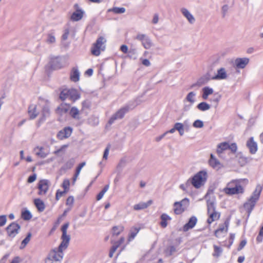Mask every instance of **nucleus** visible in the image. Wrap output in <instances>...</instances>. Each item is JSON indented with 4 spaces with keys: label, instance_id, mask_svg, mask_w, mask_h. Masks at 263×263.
Instances as JSON below:
<instances>
[{
    "label": "nucleus",
    "instance_id": "nucleus-1",
    "mask_svg": "<svg viewBox=\"0 0 263 263\" xmlns=\"http://www.w3.org/2000/svg\"><path fill=\"white\" fill-rule=\"evenodd\" d=\"M69 224L66 223L64 224L61 228L62 235L61 236L62 242L58 247V250L54 249L51 251L48 255L54 260L55 261H61L63 257V251L67 249L68 246L70 236L67 234V230Z\"/></svg>",
    "mask_w": 263,
    "mask_h": 263
},
{
    "label": "nucleus",
    "instance_id": "nucleus-2",
    "mask_svg": "<svg viewBox=\"0 0 263 263\" xmlns=\"http://www.w3.org/2000/svg\"><path fill=\"white\" fill-rule=\"evenodd\" d=\"M261 191L262 187L260 185L256 186L252 195L244 203L243 207L248 213L247 218L249 217L252 210L259 200Z\"/></svg>",
    "mask_w": 263,
    "mask_h": 263
},
{
    "label": "nucleus",
    "instance_id": "nucleus-3",
    "mask_svg": "<svg viewBox=\"0 0 263 263\" xmlns=\"http://www.w3.org/2000/svg\"><path fill=\"white\" fill-rule=\"evenodd\" d=\"M251 160V158L246 157L241 152H238L231 157V164L234 167H243Z\"/></svg>",
    "mask_w": 263,
    "mask_h": 263
},
{
    "label": "nucleus",
    "instance_id": "nucleus-4",
    "mask_svg": "<svg viewBox=\"0 0 263 263\" xmlns=\"http://www.w3.org/2000/svg\"><path fill=\"white\" fill-rule=\"evenodd\" d=\"M207 177L206 171H199L191 179V183L196 189H199L205 184Z\"/></svg>",
    "mask_w": 263,
    "mask_h": 263
},
{
    "label": "nucleus",
    "instance_id": "nucleus-5",
    "mask_svg": "<svg viewBox=\"0 0 263 263\" xmlns=\"http://www.w3.org/2000/svg\"><path fill=\"white\" fill-rule=\"evenodd\" d=\"M80 98V93L77 89L73 88L63 89L60 94V98L62 101L69 99L72 102H74Z\"/></svg>",
    "mask_w": 263,
    "mask_h": 263
},
{
    "label": "nucleus",
    "instance_id": "nucleus-6",
    "mask_svg": "<svg viewBox=\"0 0 263 263\" xmlns=\"http://www.w3.org/2000/svg\"><path fill=\"white\" fill-rule=\"evenodd\" d=\"M106 42V40L104 37L99 36L92 45L91 49V53L95 56L99 55L101 51L105 50Z\"/></svg>",
    "mask_w": 263,
    "mask_h": 263
},
{
    "label": "nucleus",
    "instance_id": "nucleus-7",
    "mask_svg": "<svg viewBox=\"0 0 263 263\" xmlns=\"http://www.w3.org/2000/svg\"><path fill=\"white\" fill-rule=\"evenodd\" d=\"M190 205V200L185 198L180 201H176L173 204L174 212L176 215L182 214L188 208Z\"/></svg>",
    "mask_w": 263,
    "mask_h": 263
},
{
    "label": "nucleus",
    "instance_id": "nucleus-8",
    "mask_svg": "<svg viewBox=\"0 0 263 263\" xmlns=\"http://www.w3.org/2000/svg\"><path fill=\"white\" fill-rule=\"evenodd\" d=\"M241 182V180L231 181V195H237L239 197L243 194L245 190Z\"/></svg>",
    "mask_w": 263,
    "mask_h": 263
},
{
    "label": "nucleus",
    "instance_id": "nucleus-9",
    "mask_svg": "<svg viewBox=\"0 0 263 263\" xmlns=\"http://www.w3.org/2000/svg\"><path fill=\"white\" fill-rule=\"evenodd\" d=\"M129 107L128 106H124L120 108L115 114L112 115L108 121V124H112L115 120L122 119L125 114L129 111Z\"/></svg>",
    "mask_w": 263,
    "mask_h": 263
},
{
    "label": "nucleus",
    "instance_id": "nucleus-10",
    "mask_svg": "<svg viewBox=\"0 0 263 263\" xmlns=\"http://www.w3.org/2000/svg\"><path fill=\"white\" fill-rule=\"evenodd\" d=\"M20 229L21 226L18 223L15 222H12L6 228L8 236L12 238H14L18 233Z\"/></svg>",
    "mask_w": 263,
    "mask_h": 263
},
{
    "label": "nucleus",
    "instance_id": "nucleus-11",
    "mask_svg": "<svg viewBox=\"0 0 263 263\" xmlns=\"http://www.w3.org/2000/svg\"><path fill=\"white\" fill-rule=\"evenodd\" d=\"M49 187V182L46 179L40 180L38 183L39 192L38 194L40 196L45 195L48 191Z\"/></svg>",
    "mask_w": 263,
    "mask_h": 263
},
{
    "label": "nucleus",
    "instance_id": "nucleus-12",
    "mask_svg": "<svg viewBox=\"0 0 263 263\" xmlns=\"http://www.w3.org/2000/svg\"><path fill=\"white\" fill-rule=\"evenodd\" d=\"M250 59L248 58H238L235 59L234 66L236 69H243L249 64Z\"/></svg>",
    "mask_w": 263,
    "mask_h": 263
},
{
    "label": "nucleus",
    "instance_id": "nucleus-13",
    "mask_svg": "<svg viewBox=\"0 0 263 263\" xmlns=\"http://www.w3.org/2000/svg\"><path fill=\"white\" fill-rule=\"evenodd\" d=\"M74 8L76 10L71 14L70 19L72 21L77 22L82 18L84 12L82 9H79L78 4L74 5Z\"/></svg>",
    "mask_w": 263,
    "mask_h": 263
},
{
    "label": "nucleus",
    "instance_id": "nucleus-14",
    "mask_svg": "<svg viewBox=\"0 0 263 263\" xmlns=\"http://www.w3.org/2000/svg\"><path fill=\"white\" fill-rule=\"evenodd\" d=\"M246 146L249 150L250 153L255 154L258 150L257 142L254 141L253 137H250L246 143Z\"/></svg>",
    "mask_w": 263,
    "mask_h": 263
},
{
    "label": "nucleus",
    "instance_id": "nucleus-15",
    "mask_svg": "<svg viewBox=\"0 0 263 263\" xmlns=\"http://www.w3.org/2000/svg\"><path fill=\"white\" fill-rule=\"evenodd\" d=\"M72 129L70 127H65L63 129L60 130L58 135L57 137L60 140H63L67 138L70 136L72 133Z\"/></svg>",
    "mask_w": 263,
    "mask_h": 263
},
{
    "label": "nucleus",
    "instance_id": "nucleus-16",
    "mask_svg": "<svg viewBox=\"0 0 263 263\" xmlns=\"http://www.w3.org/2000/svg\"><path fill=\"white\" fill-rule=\"evenodd\" d=\"M182 14L187 20L189 23L191 24H193L195 21V17L191 14V13L185 8H182L180 9Z\"/></svg>",
    "mask_w": 263,
    "mask_h": 263
},
{
    "label": "nucleus",
    "instance_id": "nucleus-17",
    "mask_svg": "<svg viewBox=\"0 0 263 263\" xmlns=\"http://www.w3.org/2000/svg\"><path fill=\"white\" fill-rule=\"evenodd\" d=\"M228 77V74L227 71L224 68H220L218 69L217 74H215L212 78V80H224L227 79Z\"/></svg>",
    "mask_w": 263,
    "mask_h": 263
},
{
    "label": "nucleus",
    "instance_id": "nucleus-18",
    "mask_svg": "<svg viewBox=\"0 0 263 263\" xmlns=\"http://www.w3.org/2000/svg\"><path fill=\"white\" fill-rule=\"evenodd\" d=\"M70 106L65 103H62L58 106L55 112L59 116H63L66 114L69 110Z\"/></svg>",
    "mask_w": 263,
    "mask_h": 263
},
{
    "label": "nucleus",
    "instance_id": "nucleus-19",
    "mask_svg": "<svg viewBox=\"0 0 263 263\" xmlns=\"http://www.w3.org/2000/svg\"><path fill=\"white\" fill-rule=\"evenodd\" d=\"M228 230V222H226L223 224L220 225L219 228L215 231V235L217 237H220L222 234H226Z\"/></svg>",
    "mask_w": 263,
    "mask_h": 263
},
{
    "label": "nucleus",
    "instance_id": "nucleus-20",
    "mask_svg": "<svg viewBox=\"0 0 263 263\" xmlns=\"http://www.w3.org/2000/svg\"><path fill=\"white\" fill-rule=\"evenodd\" d=\"M197 221V218L194 216H192L190 218L188 222L186 223L183 226V231L186 232V231H187L188 230H189L190 229L194 228V226L196 225Z\"/></svg>",
    "mask_w": 263,
    "mask_h": 263
},
{
    "label": "nucleus",
    "instance_id": "nucleus-21",
    "mask_svg": "<svg viewBox=\"0 0 263 263\" xmlns=\"http://www.w3.org/2000/svg\"><path fill=\"white\" fill-rule=\"evenodd\" d=\"M55 31L54 30H51L46 34L45 42L48 44H53L55 43Z\"/></svg>",
    "mask_w": 263,
    "mask_h": 263
},
{
    "label": "nucleus",
    "instance_id": "nucleus-22",
    "mask_svg": "<svg viewBox=\"0 0 263 263\" xmlns=\"http://www.w3.org/2000/svg\"><path fill=\"white\" fill-rule=\"evenodd\" d=\"M230 148V144L229 142H224L217 145V153L218 155L222 154L224 151Z\"/></svg>",
    "mask_w": 263,
    "mask_h": 263
},
{
    "label": "nucleus",
    "instance_id": "nucleus-23",
    "mask_svg": "<svg viewBox=\"0 0 263 263\" xmlns=\"http://www.w3.org/2000/svg\"><path fill=\"white\" fill-rule=\"evenodd\" d=\"M152 203V200H149L147 202H140L134 205L133 209L136 211H139L146 209Z\"/></svg>",
    "mask_w": 263,
    "mask_h": 263
},
{
    "label": "nucleus",
    "instance_id": "nucleus-24",
    "mask_svg": "<svg viewBox=\"0 0 263 263\" xmlns=\"http://www.w3.org/2000/svg\"><path fill=\"white\" fill-rule=\"evenodd\" d=\"M28 114L31 119L35 118L39 114L36 110V106L34 104L30 105L28 108Z\"/></svg>",
    "mask_w": 263,
    "mask_h": 263
},
{
    "label": "nucleus",
    "instance_id": "nucleus-25",
    "mask_svg": "<svg viewBox=\"0 0 263 263\" xmlns=\"http://www.w3.org/2000/svg\"><path fill=\"white\" fill-rule=\"evenodd\" d=\"M175 128L179 132L180 136H182L184 134V130L187 131L189 130L188 127H185L182 123L177 122L175 124Z\"/></svg>",
    "mask_w": 263,
    "mask_h": 263
},
{
    "label": "nucleus",
    "instance_id": "nucleus-26",
    "mask_svg": "<svg viewBox=\"0 0 263 263\" xmlns=\"http://www.w3.org/2000/svg\"><path fill=\"white\" fill-rule=\"evenodd\" d=\"M209 215V218L207 222L209 224H211L214 221L218 220L220 217V214L216 211L208 213Z\"/></svg>",
    "mask_w": 263,
    "mask_h": 263
},
{
    "label": "nucleus",
    "instance_id": "nucleus-27",
    "mask_svg": "<svg viewBox=\"0 0 263 263\" xmlns=\"http://www.w3.org/2000/svg\"><path fill=\"white\" fill-rule=\"evenodd\" d=\"M34 203L39 212H42L44 211L45 205L41 199L39 198L35 199L34 200Z\"/></svg>",
    "mask_w": 263,
    "mask_h": 263
},
{
    "label": "nucleus",
    "instance_id": "nucleus-28",
    "mask_svg": "<svg viewBox=\"0 0 263 263\" xmlns=\"http://www.w3.org/2000/svg\"><path fill=\"white\" fill-rule=\"evenodd\" d=\"M34 151L36 153V155L42 158H45L48 154V153L44 151V148L43 147L37 146L34 148Z\"/></svg>",
    "mask_w": 263,
    "mask_h": 263
},
{
    "label": "nucleus",
    "instance_id": "nucleus-29",
    "mask_svg": "<svg viewBox=\"0 0 263 263\" xmlns=\"http://www.w3.org/2000/svg\"><path fill=\"white\" fill-rule=\"evenodd\" d=\"M160 218L161 220L160 223V226L163 228H166L167 225V221L171 220V217L166 214L163 213L161 215Z\"/></svg>",
    "mask_w": 263,
    "mask_h": 263
},
{
    "label": "nucleus",
    "instance_id": "nucleus-30",
    "mask_svg": "<svg viewBox=\"0 0 263 263\" xmlns=\"http://www.w3.org/2000/svg\"><path fill=\"white\" fill-rule=\"evenodd\" d=\"M202 99L204 100H206L208 99L209 96L212 95L213 93L214 90L212 88L209 87H205L202 88Z\"/></svg>",
    "mask_w": 263,
    "mask_h": 263
},
{
    "label": "nucleus",
    "instance_id": "nucleus-31",
    "mask_svg": "<svg viewBox=\"0 0 263 263\" xmlns=\"http://www.w3.org/2000/svg\"><path fill=\"white\" fill-rule=\"evenodd\" d=\"M196 93L193 91L190 92L186 96L184 101H187L191 105H193L195 102Z\"/></svg>",
    "mask_w": 263,
    "mask_h": 263
},
{
    "label": "nucleus",
    "instance_id": "nucleus-32",
    "mask_svg": "<svg viewBox=\"0 0 263 263\" xmlns=\"http://www.w3.org/2000/svg\"><path fill=\"white\" fill-rule=\"evenodd\" d=\"M209 164L213 168H217L219 167L220 163L218 160L214 156L213 154H211L210 159L209 160Z\"/></svg>",
    "mask_w": 263,
    "mask_h": 263
},
{
    "label": "nucleus",
    "instance_id": "nucleus-33",
    "mask_svg": "<svg viewBox=\"0 0 263 263\" xmlns=\"http://www.w3.org/2000/svg\"><path fill=\"white\" fill-rule=\"evenodd\" d=\"M80 73L78 69L73 68L72 69V72L70 76V79L71 81L76 82L79 80Z\"/></svg>",
    "mask_w": 263,
    "mask_h": 263
},
{
    "label": "nucleus",
    "instance_id": "nucleus-34",
    "mask_svg": "<svg viewBox=\"0 0 263 263\" xmlns=\"http://www.w3.org/2000/svg\"><path fill=\"white\" fill-rule=\"evenodd\" d=\"M140 228L138 227H132L130 229V233L128 236V240L130 241L134 239L136 235L138 234Z\"/></svg>",
    "mask_w": 263,
    "mask_h": 263
},
{
    "label": "nucleus",
    "instance_id": "nucleus-35",
    "mask_svg": "<svg viewBox=\"0 0 263 263\" xmlns=\"http://www.w3.org/2000/svg\"><path fill=\"white\" fill-rule=\"evenodd\" d=\"M86 165L85 162L81 163L76 168L75 174L73 177V183H74L79 176L82 168Z\"/></svg>",
    "mask_w": 263,
    "mask_h": 263
},
{
    "label": "nucleus",
    "instance_id": "nucleus-36",
    "mask_svg": "<svg viewBox=\"0 0 263 263\" xmlns=\"http://www.w3.org/2000/svg\"><path fill=\"white\" fill-rule=\"evenodd\" d=\"M197 108L199 110L204 111L210 109L211 106L206 102H202L197 105Z\"/></svg>",
    "mask_w": 263,
    "mask_h": 263
},
{
    "label": "nucleus",
    "instance_id": "nucleus-37",
    "mask_svg": "<svg viewBox=\"0 0 263 263\" xmlns=\"http://www.w3.org/2000/svg\"><path fill=\"white\" fill-rule=\"evenodd\" d=\"M79 114L80 111L79 109L76 107H72L70 111L69 114L74 119H79Z\"/></svg>",
    "mask_w": 263,
    "mask_h": 263
},
{
    "label": "nucleus",
    "instance_id": "nucleus-38",
    "mask_svg": "<svg viewBox=\"0 0 263 263\" xmlns=\"http://www.w3.org/2000/svg\"><path fill=\"white\" fill-rule=\"evenodd\" d=\"M178 250V246H170L165 250V254L167 256H171Z\"/></svg>",
    "mask_w": 263,
    "mask_h": 263
},
{
    "label": "nucleus",
    "instance_id": "nucleus-39",
    "mask_svg": "<svg viewBox=\"0 0 263 263\" xmlns=\"http://www.w3.org/2000/svg\"><path fill=\"white\" fill-rule=\"evenodd\" d=\"M51 66L54 69H59L62 67L61 64L58 58H55L51 60Z\"/></svg>",
    "mask_w": 263,
    "mask_h": 263
},
{
    "label": "nucleus",
    "instance_id": "nucleus-40",
    "mask_svg": "<svg viewBox=\"0 0 263 263\" xmlns=\"http://www.w3.org/2000/svg\"><path fill=\"white\" fill-rule=\"evenodd\" d=\"M208 213L215 211V206L214 201L213 200H208L207 201Z\"/></svg>",
    "mask_w": 263,
    "mask_h": 263
},
{
    "label": "nucleus",
    "instance_id": "nucleus-41",
    "mask_svg": "<svg viewBox=\"0 0 263 263\" xmlns=\"http://www.w3.org/2000/svg\"><path fill=\"white\" fill-rule=\"evenodd\" d=\"M141 43L143 47L147 49H149L153 46V43L148 36Z\"/></svg>",
    "mask_w": 263,
    "mask_h": 263
},
{
    "label": "nucleus",
    "instance_id": "nucleus-42",
    "mask_svg": "<svg viewBox=\"0 0 263 263\" xmlns=\"http://www.w3.org/2000/svg\"><path fill=\"white\" fill-rule=\"evenodd\" d=\"M124 227L122 226L114 227L112 228V234L118 236L124 230Z\"/></svg>",
    "mask_w": 263,
    "mask_h": 263
},
{
    "label": "nucleus",
    "instance_id": "nucleus-43",
    "mask_svg": "<svg viewBox=\"0 0 263 263\" xmlns=\"http://www.w3.org/2000/svg\"><path fill=\"white\" fill-rule=\"evenodd\" d=\"M21 217L25 220H29L32 218V215L28 210H26L22 212Z\"/></svg>",
    "mask_w": 263,
    "mask_h": 263
},
{
    "label": "nucleus",
    "instance_id": "nucleus-44",
    "mask_svg": "<svg viewBox=\"0 0 263 263\" xmlns=\"http://www.w3.org/2000/svg\"><path fill=\"white\" fill-rule=\"evenodd\" d=\"M75 163V160L74 158H71L68 160L65 164L64 166V169H70L74 165Z\"/></svg>",
    "mask_w": 263,
    "mask_h": 263
},
{
    "label": "nucleus",
    "instance_id": "nucleus-45",
    "mask_svg": "<svg viewBox=\"0 0 263 263\" xmlns=\"http://www.w3.org/2000/svg\"><path fill=\"white\" fill-rule=\"evenodd\" d=\"M229 10V6L228 5H224L221 8V15L222 18H225L228 15Z\"/></svg>",
    "mask_w": 263,
    "mask_h": 263
},
{
    "label": "nucleus",
    "instance_id": "nucleus-46",
    "mask_svg": "<svg viewBox=\"0 0 263 263\" xmlns=\"http://www.w3.org/2000/svg\"><path fill=\"white\" fill-rule=\"evenodd\" d=\"M109 189V185L107 184L106 185L103 190L98 194V195L97 196V200H100L102 198L105 193L107 191V190Z\"/></svg>",
    "mask_w": 263,
    "mask_h": 263
},
{
    "label": "nucleus",
    "instance_id": "nucleus-47",
    "mask_svg": "<svg viewBox=\"0 0 263 263\" xmlns=\"http://www.w3.org/2000/svg\"><path fill=\"white\" fill-rule=\"evenodd\" d=\"M50 114V109L48 105H46L42 109L43 119L44 120L46 117Z\"/></svg>",
    "mask_w": 263,
    "mask_h": 263
},
{
    "label": "nucleus",
    "instance_id": "nucleus-48",
    "mask_svg": "<svg viewBox=\"0 0 263 263\" xmlns=\"http://www.w3.org/2000/svg\"><path fill=\"white\" fill-rule=\"evenodd\" d=\"M214 251L213 254V255L214 257H216L220 256V255L222 253V249L220 247H218L216 245H214Z\"/></svg>",
    "mask_w": 263,
    "mask_h": 263
},
{
    "label": "nucleus",
    "instance_id": "nucleus-49",
    "mask_svg": "<svg viewBox=\"0 0 263 263\" xmlns=\"http://www.w3.org/2000/svg\"><path fill=\"white\" fill-rule=\"evenodd\" d=\"M109 11H112L115 13L117 14H121L123 13L125 11V9L123 7L119 8V7H114L111 9L109 10Z\"/></svg>",
    "mask_w": 263,
    "mask_h": 263
},
{
    "label": "nucleus",
    "instance_id": "nucleus-50",
    "mask_svg": "<svg viewBox=\"0 0 263 263\" xmlns=\"http://www.w3.org/2000/svg\"><path fill=\"white\" fill-rule=\"evenodd\" d=\"M126 160L124 159H122L120 160V161H119L118 164L117 165V170L119 171V172H121L122 169L125 167V166L126 165Z\"/></svg>",
    "mask_w": 263,
    "mask_h": 263
},
{
    "label": "nucleus",
    "instance_id": "nucleus-51",
    "mask_svg": "<svg viewBox=\"0 0 263 263\" xmlns=\"http://www.w3.org/2000/svg\"><path fill=\"white\" fill-rule=\"evenodd\" d=\"M220 192L221 194L220 196H222L224 194L226 195H230V186H229V183H228L227 186L222 189L220 190Z\"/></svg>",
    "mask_w": 263,
    "mask_h": 263
},
{
    "label": "nucleus",
    "instance_id": "nucleus-52",
    "mask_svg": "<svg viewBox=\"0 0 263 263\" xmlns=\"http://www.w3.org/2000/svg\"><path fill=\"white\" fill-rule=\"evenodd\" d=\"M70 182L68 179L64 180L62 186L64 188L65 192H67L69 190Z\"/></svg>",
    "mask_w": 263,
    "mask_h": 263
},
{
    "label": "nucleus",
    "instance_id": "nucleus-53",
    "mask_svg": "<svg viewBox=\"0 0 263 263\" xmlns=\"http://www.w3.org/2000/svg\"><path fill=\"white\" fill-rule=\"evenodd\" d=\"M74 202V198L73 196H69L67 198L66 202V204L67 205L69 206L68 208V210H70L72 208Z\"/></svg>",
    "mask_w": 263,
    "mask_h": 263
},
{
    "label": "nucleus",
    "instance_id": "nucleus-54",
    "mask_svg": "<svg viewBox=\"0 0 263 263\" xmlns=\"http://www.w3.org/2000/svg\"><path fill=\"white\" fill-rule=\"evenodd\" d=\"M31 233H28L27 236L22 241L21 245L23 246V247H24L26 246V245L30 241L31 237Z\"/></svg>",
    "mask_w": 263,
    "mask_h": 263
},
{
    "label": "nucleus",
    "instance_id": "nucleus-55",
    "mask_svg": "<svg viewBox=\"0 0 263 263\" xmlns=\"http://www.w3.org/2000/svg\"><path fill=\"white\" fill-rule=\"evenodd\" d=\"M203 125V122L200 120H195L193 124V126L195 128H202Z\"/></svg>",
    "mask_w": 263,
    "mask_h": 263
},
{
    "label": "nucleus",
    "instance_id": "nucleus-56",
    "mask_svg": "<svg viewBox=\"0 0 263 263\" xmlns=\"http://www.w3.org/2000/svg\"><path fill=\"white\" fill-rule=\"evenodd\" d=\"M7 222V216L5 215L0 216V227L4 226Z\"/></svg>",
    "mask_w": 263,
    "mask_h": 263
},
{
    "label": "nucleus",
    "instance_id": "nucleus-57",
    "mask_svg": "<svg viewBox=\"0 0 263 263\" xmlns=\"http://www.w3.org/2000/svg\"><path fill=\"white\" fill-rule=\"evenodd\" d=\"M110 145H108L107 146V147H106L104 152V154H103V159H105V160H107V158H108V154H109V151L110 150Z\"/></svg>",
    "mask_w": 263,
    "mask_h": 263
},
{
    "label": "nucleus",
    "instance_id": "nucleus-58",
    "mask_svg": "<svg viewBox=\"0 0 263 263\" xmlns=\"http://www.w3.org/2000/svg\"><path fill=\"white\" fill-rule=\"evenodd\" d=\"M262 237H263V226L261 228V229L259 231V234L256 238V240L258 242H261L262 240Z\"/></svg>",
    "mask_w": 263,
    "mask_h": 263
},
{
    "label": "nucleus",
    "instance_id": "nucleus-59",
    "mask_svg": "<svg viewBox=\"0 0 263 263\" xmlns=\"http://www.w3.org/2000/svg\"><path fill=\"white\" fill-rule=\"evenodd\" d=\"M147 37V36L144 34H138L136 37V39L140 41L141 43Z\"/></svg>",
    "mask_w": 263,
    "mask_h": 263
},
{
    "label": "nucleus",
    "instance_id": "nucleus-60",
    "mask_svg": "<svg viewBox=\"0 0 263 263\" xmlns=\"http://www.w3.org/2000/svg\"><path fill=\"white\" fill-rule=\"evenodd\" d=\"M237 147L236 143H231V157L234 156L235 153H236Z\"/></svg>",
    "mask_w": 263,
    "mask_h": 263
},
{
    "label": "nucleus",
    "instance_id": "nucleus-61",
    "mask_svg": "<svg viewBox=\"0 0 263 263\" xmlns=\"http://www.w3.org/2000/svg\"><path fill=\"white\" fill-rule=\"evenodd\" d=\"M66 192H65V191H61L60 190H58L56 193L55 195V199L57 200H59L60 198Z\"/></svg>",
    "mask_w": 263,
    "mask_h": 263
},
{
    "label": "nucleus",
    "instance_id": "nucleus-62",
    "mask_svg": "<svg viewBox=\"0 0 263 263\" xmlns=\"http://www.w3.org/2000/svg\"><path fill=\"white\" fill-rule=\"evenodd\" d=\"M69 34V30L67 28L64 30V33L62 36V39L63 40H66L68 39Z\"/></svg>",
    "mask_w": 263,
    "mask_h": 263
},
{
    "label": "nucleus",
    "instance_id": "nucleus-63",
    "mask_svg": "<svg viewBox=\"0 0 263 263\" xmlns=\"http://www.w3.org/2000/svg\"><path fill=\"white\" fill-rule=\"evenodd\" d=\"M67 147V145H63L60 148L57 149V151H55L53 153L58 155L60 152H64Z\"/></svg>",
    "mask_w": 263,
    "mask_h": 263
},
{
    "label": "nucleus",
    "instance_id": "nucleus-64",
    "mask_svg": "<svg viewBox=\"0 0 263 263\" xmlns=\"http://www.w3.org/2000/svg\"><path fill=\"white\" fill-rule=\"evenodd\" d=\"M36 175L35 174H34L33 175L30 176L28 177L27 182L28 183H32L36 180Z\"/></svg>",
    "mask_w": 263,
    "mask_h": 263
}]
</instances>
